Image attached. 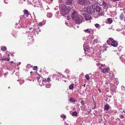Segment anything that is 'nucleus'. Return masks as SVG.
Returning <instances> with one entry per match:
<instances>
[{"instance_id": "f257e3e1", "label": "nucleus", "mask_w": 125, "mask_h": 125, "mask_svg": "<svg viewBox=\"0 0 125 125\" xmlns=\"http://www.w3.org/2000/svg\"><path fill=\"white\" fill-rule=\"evenodd\" d=\"M72 17L77 23H79L82 22L83 17L78 15L77 12L75 11H74L72 15Z\"/></svg>"}, {"instance_id": "f03ea898", "label": "nucleus", "mask_w": 125, "mask_h": 125, "mask_svg": "<svg viewBox=\"0 0 125 125\" xmlns=\"http://www.w3.org/2000/svg\"><path fill=\"white\" fill-rule=\"evenodd\" d=\"M71 10L70 7L67 8L66 5L63 4L61 7L60 13L63 16L68 14L70 11Z\"/></svg>"}, {"instance_id": "7ed1b4c3", "label": "nucleus", "mask_w": 125, "mask_h": 125, "mask_svg": "<svg viewBox=\"0 0 125 125\" xmlns=\"http://www.w3.org/2000/svg\"><path fill=\"white\" fill-rule=\"evenodd\" d=\"M107 42L109 45H111L114 47H116L117 45V42L112 38H109L107 40Z\"/></svg>"}, {"instance_id": "20e7f679", "label": "nucleus", "mask_w": 125, "mask_h": 125, "mask_svg": "<svg viewBox=\"0 0 125 125\" xmlns=\"http://www.w3.org/2000/svg\"><path fill=\"white\" fill-rule=\"evenodd\" d=\"M77 3L82 6H85L86 5V0H78Z\"/></svg>"}, {"instance_id": "39448f33", "label": "nucleus", "mask_w": 125, "mask_h": 125, "mask_svg": "<svg viewBox=\"0 0 125 125\" xmlns=\"http://www.w3.org/2000/svg\"><path fill=\"white\" fill-rule=\"evenodd\" d=\"M92 9L93 8L91 6H88L87 7V9H86V13L89 14H91L92 12Z\"/></svg>"}, {"instance_id": "423d86ee", "label": "nucleus", "mask_w": 125, "mask_h": 125, "mask_svg": "<svg viewBox=\"0 0 125 125\" xmlns=\"http://www.w3.org/2000/svg\"><path fill=\"white\" fill-rule=\"evenodd\" d=\"M101 71L103 73H105L106 72H108L109 71V69L108 68L104 69H102Z\"/></svg>"}, {"instance_id": "0eeeda50", "label": "nucleus", "mask_w": 125, "mask_h": 125, "mask_svg": "<svg viewBox=\"0 0 125 125\" xmlns=\"http://www.w3.org/2000/svg\"><path fill=\"white\" fill-rule=\"evenodd\" d=\"M86 10H85V7L83 8V9L82 10V11L83 12H84V13H83V14H82L83 16L85 18V20H86V13H85L86 12Z\"/></svg>"}, {"instance_id": "6e6552de", "label": "nucleus", "mask_w": 125, "mask_h": 125, "mask_svg": "<svg viewBox=\"0 0 125 125\" xmlns=\"http://www.w3.org/2000/svg\"><path fill=\"white\" fill-rule=\"evenodd\" d=\"M93 31L92 29H86V33L92 34L93 33Z\"/></svg>"}, {"instance_id": "1a4fd4ad", "label": "nucleus", "mask_w": 125, "mask_h": 125, "mask_svg": "<svg viewBox=\"0 0 125 125\" xmlns=\"http://www.w3.org/2000/svg\"><path fill=\"white\" fill-rule=\"evenodd\" d=\"M24 13L25 14H26V17H28V16L30 15H31V14L29 13V12L27 10H24Z\"/></svg>"}, {"instance_id": "9d476101", "label": "nucleus", "mask_w": 125, "mask_h": 125, "mask_svg": "<svg viewBox=\"0 0 125 125\" xmlns=\"http://www.w3.org/2000/svg\"><path fill=\"white\" fill-rule=\"evenodd\" d=\"M73 0H67L65 2V3L68 5H70L72 3Z\"/></svg>"}, {"instance_id": "9b49d317", "label": "nucleus", "mask_w": 125, "mask_h": 125, "mask_svg": "<svg viewBox=\"0 0 125 125\" xmlns=\"http://www.w3.org/2000/svg\"><path fill=\"white\" fill-rule=\"evenodd\" d=\"M95 9L96 12H100L101 8L100 6H99L97 5L96 6Z\"/></svg>"}, {"instance_id": "f8f14e48", "label": "nucleus", "mask_w": 125, "mask_h": 125, "mask_svg": "<svg viewBox=\"0 0 125 125\" xmlns=\"http://www.w3.org/2000/svg\"><path fill=\"white\" fill-rule=\"evenodd\" d=\"M104 110L108 111L109 109L110 106L108 104H106L104 105Z\"/></svg>"}, {"instance_id": "ddd939ff", "label": "nucleus", "mask_w": 125, "mask_h": 125, "mask_svg": "<svg viewBox=\"0 0 125 125\" xmlns=\"http://www.w3.org/2000/svg\"><path fill=\"white\" fill-rule=\"evenodd\" d=\"M92 49H90L89 46L86 45V52H91Z\"/></svg>"}, {"instance_id": "4468645a", "label": "nucleus", "mask_w": 125, "mask_h": 125, "mask_svg": "<svg viewBox=\"0 0 125 125\" xmlns=\"http://www.w3.org/2000/svg\"><path fill=\"white\" fill-rule=\"evenodd\" d=\"M91 18V16L89 14H86V21L90 20Z\"/></svg>"}, {"instance_id": "2eb2a0df", "label": "nucleus", "mask_w": 125, "mask_h": 125, "mask_svg": "<svg viewBox=\"0 0 125 125\" xmlns=\"http://www.w3.org/2000/svg\"><path fill=\"white\" fill-rule=\"evenodd\" d=\"M74 85V84L73 83H72L69 86V88L70 90H72L73 89V86Z\"/></svg>"}, {"instance_id": "dca6fc26", "label": "nucleus", "mask_w": 125, "mask_h": 125, "mask_svg": "<svg viewBox=\"0 0 125 125\" xmlns=\"http://www.w3.org/2000/svg\"><path fill=\"white\" fill-rule=\"evenodd\" d=\"M7 48L5 46H2L1 47V50L2 51H5L6 50Z\"/></svg>"}, {"instance_id": "f3484780", "label": "nucleus", "mask_w": 125, "mask_h": 125, "mask_svg": "<svg viewBox=\"0 0 125 125\" xmlns=\"http://www.w3.org/2000/svg\"><path fill=\"white\" fill-rule=\"evenodd\" d=\"M102 5L104 8H105L106 7V6L107 3L104 1H103L102 3Z\"/></svg>"}, {"instance_id": "a211bd4d", "label": "nucleus", "mask_w": 125, "mask_h": 125, "mask_svg": "<svg viewBox=\"0 0 125 125\" xmlns=\"http://www.w3.org/2000/svg\"><path fill=\"white\" fill-rule=\"evenodd\" d=\"M10 60L9 58H2L1 60L2 61H9Z\"/></svg>"}, {"instance_id": "6ab92c4d", "label": "nucleus", "mask_w": 125, "mask_h": 125, "mask_svg": "<svg viewBox=\"0 0 125 125\" xmlns=\"http://www.w3.org/2000/svg\"><path fill=\"white\" fill-rule=\"evenodd\" d=\"M120 17L121 20H123L124 18V15L122 13L120 15Z\"/></svg>"}, {"instance_id": "aec40b11", "label": "nucleus", "mask_w": 125, "mask_h": 125, "mask_svg": "<svg viewBox=\"0 0 125 125\" xmlns=\"http://www.w3.org/2000/svg\"><path fill=\"white\" fill-rule=\"evenodd\" d=\"M120 58L121 61L124 60V59H125V56L123 55H122Z\"/></svg>"}, {"instance_id": "412c9836", "label": "nucleus", "mask_w": 125, "mask_h": 125, "mask_svg": "<svg viewBox=\"0 0 125 125\" xmlns=\"http://www.w3.org/2000/svg\"><path fill=\"white\" fill-rule=\"evenodd\" d=\"M69 100H70V101L72 102H74L76 101L75 99L73 97H71L70 98Z\"/></svg>"}, {"instance_id": "4be33fe9", "label": "nucleus", "mask_w": 125, "mask_h": 125, "mask_svg": "<svg viewBox=\"0 0 125 125\" xmlns=\"http://www.w3.org/2000/svg\"><path fill=\"white\" fill-rule=\"evenodd\" d=\"M107 21L109 23H111L112 22V20L111 18L108 19Z\"/></svg>"}, {"instance_id": "5701e85b", "label": "nucleus", "mask_w": 125, "mask_h": 125, "mask_svg": "<svg viewBox=\"0 0 125 125\" xmlns=\"http://www.w3.org/2000/svg\"><path fill=\"white\" fill-rule=\"evenodd\" d=\"M72 115L73 116H76L77 115V113L75 111L73 112L72 113Z\"/></svg>"}, {"instance_id": "b1692460", "label": "nucleus", "mask_w": 125, "mask_h": 125, "mask_svg": "<svg viewBox=\"0 0 125 125\" xmlns=\"http://www.w3.org/2000/svg\"><path fill=\"white\" fill-rule=\"evenodd\" d=\"M95 27L96 28H100L101 27L99 25L98 23L95 24Z\"/></svg>"}, {"instance_id": "393cba45", "label": "nucleus", "mask_w": 125, "mask_h": 125, "mask_svg": "<svg viewBox=\"0 0 125 125\" xmlns=\"http://www.w3.org/2000/svg\"><path fill=\"white\" fill-rule=\"evenodd\" d=\"M41 31V30H40V29L39 28V27H38L36 29V32L37 34H38V33L39 32H40Z\"/></svg>"}, {"instance_id": "a878e982", "label": "nucleus", "mask_w": 125, "mask_h": 125, "mask_svg": "<svg viewBox=\"0 0 125 125\" xmlns=\"http://www.w3.org/2000/svg\"><path fill=\"white\" fill-rule=\"evenodd\" d=\"M46 86L47 88H50L51 87V85L48 83L46 84Z\"/></svg>"}, {"instance_id": "bb28decb", "label": "nucleus", "mask_w": 125, "mask_h": 125, "mask_svg": "<svg viewBox=\"0 0 125 125\" xmlns=\"http://www.w3.org/2000/svg\"><path fill=\"white\" fill-rule=\"evenodd\" d=\"M47 15L50 18L52 17V14L51 13H48Z\"/></svg>"}, {"instance_id": "cd10ccee", "label": "nucleus", "mask_w": 125, "mask_h": 125, "mask_svg": "<svg viewBox=\"0 0 125 125\" xmlns=\"http://www.w3.org/2000/svg\"><path fill=\"white\" fill-rule=\"evenodd\" d=\"M45 79L47 80V81L48 82H50L51 81V79L49 77L47 78V79Z\"/></svg>"}, {"instance_id": "c85d7f7f", "label": "nucleus", "mask_w": 125, "mask_h": 125, "mask_svg": "<svg viewBox=\"0 0 125 125\" xmlns=\"http://www.w3.org/2000/svg\"><path fill=\"white\" fill-rule=\"evenodd\" d=\"M90 78V76L88 74H86V79L89 80Z\"/></svg>"}, {"instance_id": "c756f323", "label": "nucleus", "mask_w": 125, "mask_h": 125, "mask_svg": "<svg viewBox=\"0 0 125 125\" xmlns=\"http://www.w3.org/2000/svg\"><path fill=\"white\" fill-rule=\"evenodd\" d=\"M81 103L83 105L85 104V103L84 102V100H82V101L81 102Z\"/></svg>"}, {"instance_id": "7c9ffc66", "label": "nucleus", "mask_w": 125, "mask_h": 125, "mask_svg": "<svg viewBox=\"0 0 125 125\" xmlns=\"http://www.w3.org/2000/svg\"><path fill=\"white\" fill-rule=\"evenodd\" d=\"M40 78V76L39 75V76H38L36 77V79L38 80V81H39V80Z\"/></svg>"}, {"instance_id": "2f4dec72", "label": "nucleus", "mask_w": 125, "mask_h": 125, "mask_svg": "<svg viewBox=\"0 0 125 125\" xmlns=\"http://www.w3.org/2000/svg\"><path fill=\"white\" fill-rule=\"evenodd\" d=\"M121 88L122 89V91H124L125 90V87L124 86H122L121 87Z\"/></svg>"}, {"instance_id": "473e14b6", "label": "nucleus", "mask_w": 125, "mask_h": 125, "mask_svg": "<svg viewBox=\"0 0 125 125\" xmlns=\"http://www.w3.org/2000/svg\"><path fill=\"white\" fill-rule=\"evenodd\" d=\"M103 13L102 12L98 13V15L99 16H101L103 15Z\"/></svg>"}, {"instance_id": "72a5a7b5", "label": "nucleus", "mask_w": 125, "mask_h": 125, "mask_svg": "<svg viewBox=\"0 0 125 125\" xmlns=\"http://www.w3.org/2000/svg\"><path fill=\"white\" fill-rule=\"evenodd\" d=\"M61 117H62V118H65L66 117V116L65 115H61Z\"/></svg>"}, {"instance_id": "f704fd0d", "label": "nucleus", "mask_w": 125, "mask_h": 125, "mask_svg": "<svg viewBox=\"0 0 125 125\" xmlns=\"http://www.w3.org/2000/svg\"><path fill=\"white\" fill-rule=\"evenodd\" d=\"M116 30L117 31H119L122 30V29H116Z\"/></svg>"}, {"instance_id": "c9c22d12", "label": "nucleus", "mask_w": 125, "mask_h": 125, "mask_svg": "<svg viewBox=\"0 0 125 125\" xmlns=\"http://www.w3.org/2000/svg\"><path fill=\"white\" fill-rule=\"evenodd\" d=\"M97 65L98 66H100V65H101V67L103 66V65L102 64H101L100 63H97Z\"/></svg>"}, {"instance_id": "e433bc0d", "label": "nucleus", "mask_w": 125, "mask_h": 125, "mask_svg": "<svg viewBox=\"0 0 125 125\" xmlns=\"http://www.w3.org/2000/svg\"><path fill=\"white\" fill-rule=\"evenodd\" d=\"M124 116L123 115H121L120 116V117L121 118H124Z\"/></svg>"}, {"instance_id": "4c0bfd02", "label": "nucleus", "mask_w": 125, "mask_h": 125, "mask_svg": "<svg viewBox=\"0 0 125 125\" xmlns=\"http://www.w3.org/2000/svg\"><path fill=\"white\" fill-rule=\"evenodd\" d=\"M98 90L99 91V92L100 93H101L102 92H101V90L99 88V89H98Z\"/></svg>"}, {"instance_id": "58836bf2", "label": "nucleus", "mask_w": 125, "mask_h": 125, "mask_svg": "<svg viewBox=\"0 0 125 125\" xmlns=\"http://www.w3.org/2000/svg\"><path fill=\"white\" fill-rule=\"evenodd\" d=\"M122 62H124L125 64V59H124V60H122Z\"/></svg>"}, {"instance_id": "ea45409f", "label": "nucleus", "mask_w": 125, "mask_h": 125, "mask_svg": "<svg viewBox=\"0 0 125 125\" xmlns=\"http://www.w3.org/2000/svg\"><path fill=\"white\" fill-rule=\"evenodd\" d=\"M96 106V104H95V106L93 108V109H94L95 108Z\"/></svg>"}, {"instance_id": "a19ab883", "label": "nucleus", "mask_w": 125, "mask_h": 125, "mask_svg": "<svg viewBox=\"0 0 125 125\" xmlns=\"http://www.w3.org/2000/svg\"><path fill=\"white\" fill-rule=\"evenodd\" d=\"M92 0H86V3L88 1V2H90V0L91 1Z\"/></svg>"}, {"instance_id": "79ce46f5", "label": "nucleus", "mask_w": 125, "mask_h": 125, "mask_svg": "<svg viewBox=\"0 0 125 125\" xmlns=\"http://www.w3.org/2000/svg\"><path fill=\"white\" fill-rule=\"evenodd\" d=\"M114 2H115L116 1H118L119 0H113Z\"/></svg>"}, {"instance_id": "37998d69", "label": "nucleus", "mask_w": 125, "mask_h": 125, "mask_svg": "<svg viewBox=\"0 0 125 125\" xmlns=\"http://www.w3.org/2000/svg\"><path fill=\"white\" fill-rule=\"evenodd\" d=\"M84 51L85 52H86V50H85V47L84 48Z\"/></svg>"}, {"instance_id": "c03bdc74", "label": "nucleus", "mask_w": 125, "mask_h": 125, "mask_svg": "<svg viewBox=\"0 0 125 125\" xmlns=\"http://www.w3.org/2000/svg\"><path fill=\"white\" fill-rule=\"evenodd\" d=\"M10 62V63H13V62L12 61H11Z\"/></svg>"}, {"instance_id": "a18cd8bd", "label": "nucleus", "mask_w": 125, "mask_h": 125, "mask_svg": "<svg viewBox=\"0 0 125 125\" xmlns=\"http://www.w3.org/2000/svg\"><path fill=\"white\" fill-rule=\"evenodd\" d=\"M85 84H84L83 85V86L84 87H85Z\"/></svg>"}, {"instance_id": "49530a36", "label": "nucleus", "mask_w": 125, "mask_h": 125, "mask_svg": "<svg viewBox=\"0 0 125 125\" xmlns=\"http://www.w3.org/2000/svg\"><path fill=\"white\" fill-rule=\"evenodd\" d=\"M34 67L36 69H37V66H36Z\"/></svg>"}, {"instance_id": "de8ad7c7", "label": "nucleus", "mask_w": 125, "mask_h": 125, "mask_svg": "<svg viewBox=\"0 0 125 125\" xmlns=\"http://www.w3.org/2000/svg\"><path fill=\"white\" fill-rule=\"evenodd\" d=\"M94 41H95V42H96V41H97V39H96V40H94Z\"/></svg>"}, {"instance_id": "09e8293b", "label": "nucleus", "mask_w": 125, "mask_h": 125, "mask_svg": "<svg viewBox=\"0 0 125 125\" xmlns=\"http://www.w3.org/2000/svg\"><path fill=\"white\" fill-rule=\"evenodd\" d=\"M15 38H17V37L16 36H14V35H13Z\"/></svg>"}, {"instance_id": "8fccbe9b", "label": "nucleus", "mask_w": 125, "mask_h": 125, "mask_svg": "<svg viewBox=\"0 0 125 125\" xmlns=\"http://www.w3.org/2000/svg\"><path fill=\"white\" fill-rule=\"evenodd\" d=\"M39 24L40 25H41V24H42V23H39Z\"/></svg>"}, {"instance_id": "3c124183", "label": "nucleus", "mask_w": 125, "mask_h": 125, "mask_svg": "<svg viewBox=\"0 0 125 125\" xmlns=\"http://www.w3.org/2000/svg\"><path fill=\"white\" fill-rule=\"evenodd\" d=\"M32 73V71H31V72L30 73Z\"/></svg>"}, {"instance_id": "603ef678", "label": "nucleus", "mask_w": 125, "mask_h": 125, "mask_svg": "<svg viewBox=\"0 0 125 125\" xmlns=\"http://www.w3.org/2000/svg\"><path fill=\"white\" fill-rule=\"evenodd\" d=\"M10 87H8V88L9 89H10Z\"/></svg>"}, {"instance_id": "864d4df0", "label": "nucleus", "mask_w": 125, "mask_h": 125, "mask_svg": "<svg viewBox=\"0 0 125 125\" xmlns=\"http://www.w3.org/2000/svg\"><path fill=\"white\" fill-rule=\"evenodd\" d=\"M84 31H85V32H86V30H84Z\"/></svg>"}, {"instance_id": "5fc2aeb1", "label": "nucleus", "mask_w": 125, "mask_h": 125, "mask_svg": "<svg viewBox=\"0 0 125 125\" xmlns=\"http://www.w3.org/2000/svg\"><path fill=\"white\" fill-rule=\"evenodd\" d=\"M85 77L86 78V75H85Z\"/></svg>"}, {"instance_id": "6e6d98bb", "label": "nucleus", "mask_w": 125, "mask_h": 125, "mask_svg": "<svg viewBox=\"0 0 125 125\" xmlns=\"http://www.w3.org/2000/svg\"><path fill=\"white\" fill-rule=\"evenodd\" d=\"M30 29V30H31V29L30 28V29Z\"/></svg>"}, {"instance_id": "4d7b16f0", "label": "nucleus", "mask_w": 125, "mask_h": 125, "mask_svg": "<svg viewBox=\"0 0 125 125\" xmlns=\"http://www.w3.org/2000/svg\"><path fill=\"white\" fill-rule=\"evenodd\" d=\"M52 0V1L53 0Z\"/></svg>"}]
</instances>
